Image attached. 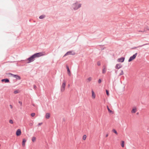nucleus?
I'll return each instance as SVG.
<instances>
[{"instance_id": "obj_17", "label": "nucleus", "mask_w": 149, "mask_h": 149, "mask_svg": "<svg viewBox=\"0 0 149 149\" xmlns=\"http://www.w3.org/2000/svg\"><path fill=\"white\" fill-rule=\"evenodd\" d=\"M107 108L108 111L109 113H113V111L111 110H110L108 106H107Z\"/></svg>"}, {"instance_id": "obj_3", "label": "nucleus", "mask_w": 149, "mask_h": 149, "mask_svg": "<svg viewBox=\"0 0 149 149\" xmlns=\"http://www.w3.org/2000/svg\"><path fill=\"white\" fill-rule=\"evenodd\" d=\"M66 85V81L65 80H63V83L61 86V90L62 92H63L65 89V88Z\"/></svg>"}, {"instance_id": "obj_14", "label": "nucleus", "mask_w": 149, "mask_h": 149, "mask_svg": "<svg viewBox=\"0 0 149 149\" xmlns=\"http://www.w3.org/2000/svg\"><path fill=\"white\" fill-rule=\"evenodd\" d=\"M50 116V114L49 113H47L46 114L45 117L47 119H48Z\"/></svg>"}, {"instance_id": "obj_10", "label": "nucleus", "mask_w": 149, "mask_h": 149, "mask_svg": "<svg viewBox=\"0 0 149 149\" xmlns=\"http://www.w3.org/2000/svg\"><path fill=\"white\" fill-rule=\"evenodd\" d=\"M66 68L67 69V72H68V74L70 76V70L69 69V68L68 67V66L67 65L66 66Z\"/></svg>"}, {"instance_id": "obj_15", "label": "nucleus", "mask_w": 149, "mask_h": 149, "mask_svg": "<svg viewBox=\"0 0 149 149\" xmlns=\"http://www.w3.org/2000/svg\"><path fill=\"white\" fill-rule=\"evenodd\" d=\"M104 68L102 70V73L103 74H104L105 73L106 71V68L105 67V66H104Z\"/></svg>"}, {"instance_id": "obj_26", "label": "nucleus", "mask_w": 149, "mask_h": 149, "mask_svg": "<svg viewBox=\"0 0 149 149\" xmlns=\"http://www.w3.org/2000/svg\"><path fill=\"white\" fill-rule=\"evenodd\" d=\"M27 60H28V58H27L26 60H22L21 61L24 62H26V63H28V61H27Z\"/></svg>"}, {"instance_id": "obj_6", "label": "nucleus", "mask_w": 149, "mask_h": 149, "mask_svg": "<svg viewBox=\"0 0 149 149\" xmlns=\"http://www.w3.org/2000/svg\"><path fill=\"white\" fill-rule=\"evenodd\" d=\"M35 58L33 54L29 58V63L35 60Z\"/></svg>"}, {"instance_id": "obj_32", "label": "nucleus", "mask_w": 149, "mask_h": 149, "mask_svg": "<svg viewBox=\"0 0 149 149\" xmlns=\"http://www.w3.org/2000/svg\"><path fill=\"white\" fill-rule=\"evenodd\" d=\"M97 65L98 66H100L101 65L99 61H98L97 62Z\"/></svg>"}, {"instance_id": "obj_16", "label": "nucleus", "mask_w": 149, "mask_h": 149, "mask_svg": "<svg viewBox=\"0 0 149 149\" xmlns=\"http://www.w3.org/2000/svg\"><path fill=\"white\" fill-rule=\"evenodd\" d=\"M17 80H20L21 79V77L18 75H17L15 78Z\"/></svg>"}, {"instance_id": "obj_29", "label": "nucleus", "mask_w": 149, "mask_h": 149, "mask_svg": "<svg viewBox=\"0 0 149 149\" xmlns=\"http://www.w3.org/2000/svg\"><path fill=\"white\" fill-rule=\"evenodd\" d=\"M35 113H33L31 114V116L32 117H33L35 116Z\"/></svg>"}, {"instance_id": "obj_30", "label": "nucleus", "mask_w": 149, "mask_h": 149, "mask_svg": "<svg viewBox=\"0 0 149 149\" xmlns=\"http://www.w3.org/2000/svg\"><path fill=\"white\" fill-rule=\"evenodd\" d=\"M18 93V91L17 90H15L14 91V93L15 94H17Z\"/></svg>"}, {"instance_id": "obj_37", "label": "nucleus", "mask_w": 149, "mask_h": 149, "mask_svg": "<svg viewBox=\"0 0 149 149\" xmlns=\"http://www.w3.org/2000/svg\"><path fill=\"white\" fill-rule=\"evenodd\" d=\"M19 103L20 104H21V105L22 104V102L20 101H19Z\"/></svg>"}, {"instance_id": "obj_18", "label": "nucleus", "mask_w": 149, "mask_h": 149, "mask_svg": "<svg viewBox=\"0 0 149 149\" xmlns=\"http://www.w3.org/2000/svg\"><path fill=\"white\" fill-rule=\"evenodd\" d=\"M136 109H133L131 111L132 113H135L136 111Z\"/></svg>"}, {"instance_id": "obj_39", "label": "nucleus", "mask_w": 149, "mask_h": 149, "mask_svg": "<svg viewBox=\"0 0 149 149\" xmlns=\"http://www.w3.org/2000/svg\"><path fill=\"white\" fill-rule=\"evenodd\" d=\"M144 31H145L144 30L139 31V32H144Z\"/></svg>"}, {"instance_id": "obj_44", "label": "nucleus", "mask_w": 149, "mask_h": 149, "mask_svg": "<svg viewBox=\"0 0 149 149\" xmlns=\"http://www.w3.org/2000/svg\"><path fill=\"white\" fill-rule=\"evenodd\" d=\"M139 113L137 112V113L136 114L138 115L139 114Z\"/></svg>"}, {"instance_id": "obj_23", "label": "nucleus", "mask_w": 149, "mask_h": 149, "mask_svg": "<svg viewBox=\"0 0 149 149\" xmlns=\"http://www.w3.org/2000/svg\"><path fill=\"white\" fill-rule=\"evenodd\" d=\"M36 138L35 137H34V136L33 137L32 139V141L33 142H34L36 140Z\"/></svg>"}, {"instance_id": "obj_33", "label": "nucleus", "mask_w": 149, "mask_h": 149, "mask_svg": "<svg viewBox=\"0 0 149 149\" xmlns=\"http://www.w3.org/2000/svg\"><path fill=\"white\" fill-rule=\"evenodd\" d=\"M101 82V81L100 79H99L98 81V83L99 84Z\"/></svg>"}, {"instance_id": "obj_28", "label": "nucleus", "mask_w": 149, "mask_h": 149, "mask_svg": "<svg viewBox=\"0 0 149 149\" xmlns=\"http://www.w3.org/2000/svg\"><path fill=\"white\" fill-rule=\"evenodd\" d=\"M146 45V44H144L143 45H140V46H139L137 47H142L145 45ZM137 48V47H135L134 48V49H136V48Z\"/></svg>"}, {"instance_id": "obj_45", "label": "nucleus", "mask_w": 149, "mask_h": 149, "mask_svg": "<svg viewBox=\"0 0 149 149\" xmlns=\"http://www.w3.org/2000/svg\"><path fill=\"white\" fill-rule=\"evenodd\" d=\"M70 86V85H69H69H68V86Z\"/></svg>"}, {"instance_id": "obj_31", "label": "nucleus", "mask_w": 149, "mask_h": 149, "mask_svg": "<svg viewBox=\"0 0 149 149\" xmlns=\"http://www.w3.org/2000/svg\"><path fill=\"white\" fill-rule=\"evenodd\" d=\"M9 123L11 124H12L13 123V121L12 120H9Z\"/></svg>"}, {"instance_id": "obj_8", "label": "nucleus", "mask_w": 149, "mask_h": 149, "mask_svg": "<svg viewBox=\"0 0 149 149\" xmlns=\"http://www.w3.org/2000/svg\"><path fill=\"white\" fill-rule=\"evenodd\" d=\"M122 67V66L120 64H117L116 65L115 67V68L116 69H120V68H121Z\"/></svg>"}, {"instance_id": "obj_19", "label": "nucleus", "mask_w": 149, "mask_h": 149, "mask_svg": "<svg viewBox=\"0 0 149 149\" xmlns=\"http://www.w3.org/2000/svg\"><path fill=\"white\" fill-rule=\"evenodd\" d=\"M8 74H10V75H12L13 76V77H15H15H16L17 75V74H13L11 73H8Z\"/></svg>"}, {"instance_id": "obj_35", "label": "nucleus", "mask_w": 149, "mask_h": 149, "mask_svg": "<svg viewBox=\"0 0 149 149\" xmlns=\"http://www.w3.org/2000/svg\"><path fill=\"white\" fill-rule=\"evenodd\" d=\"M113 132L115 133L116 134H118V133L117 132V131H113Z\"/></svg>"}, {"instance_id": "obj_38", "label": "nucleus", "mask_w": 149, "mask_h": 149, "mask_svg": "<svg viewBox=\"0 0 149 149\" xmlns=\"http://www.w3.org/2000/svg\"><path fill=\"white\" fill-rule=\"evenodd\" d=\"M33 87L35 89L36 87V86L35 85H34Z\"/></svg>"}, {"instance_id": "obj_24", "label": "nucleus", "mask_w": 149, "mask_h": 149, "mask_svg": "<svg viewBox=\"0 0 149 149\" xmlns=\"http://www.w3.org/2000/svg\"><path fill=\"white\" fill-rule=\"evenodd\" d=\"M86 138V135H84L83 137V139L84 140H85Z\"/></svg>"}, {"instance_id": "obj_42", "label": "nucleus", "mask_w": 149, "mask_h": 149, "mask_svg": "<svg viewBox=\"0 0 149 149\" xmlns=\"http://www.w3.org/2000/svg\"><path fill=\"white\" fill-rule=\"evenodd\" d=\"M147 29L148 30H149V28H148H148H147Z\"/></svg>"}, {"instance_id": "obj_41", "label": "nucleus", "mask_w": 149, "mask_h": 149, "mask_svg": "<svg viewBox=\"0 0 149 149\" xmlns=\"http://www.w3.org/2000/svg\"><path fill=\"white\" fill-rule=\"evenodd\" d=\"M17 130H21L20 129H17Z\"/></svg>"}, {"instance_id": "obj_13", "label": "nucleus", "mask_w": 149, "mask_h": 149, "mask_svg": "<svg viewBox=\"0 0 149 149\" xmlns=\"http://www.w3.org/2000/svg\"><path fill=\"white\" fill-rule=\"evenodd\" d=\"M46 17V16L45 15L43 14L40 16L39 17V18L40 19H41L44 18Z\"/></svg>"}, {"instance_id": "obj_20", "label": "nucleus", "mask_w": 149, "mask_h": 149, "mask_svg": "<svg viewBox=\"0 0 149 149\" xmlns=\"http://www.w3.org/2000/svg\"><path fill=\"white\" fill-rule=\"evenodd\" d=\"M92 97L94 98H95V95L93 91H92Z\"/></svg>"}, {"instance_id": "obj_40", "label": "nucleus", "mask_w": 149, "mask_h": 149, "mask_svg": "<svg viewBox=\"0 0 149 149\" xmlns=\"http://www.w3.org/2000/svg\"><path fill=\"white\" fill-rule=\"evenodd\" d=\"M108 136V134H106V137H107Z\"/></svg>"}, {"instance_id": "obj_36", "label": "nucleus", "mask_w": 149, "mask_h": 149, "mask_svg": "<svg viewBox=\"0 0 149 149\" xmlns=\"http://www.w3.org/2000/svg\"><path fill=\"white\" fill-rule=\"evenodd\" d=\"M10 106L11 109L13 108V106L11 105V104L10 105Z\"/></svg>"}, {"instance_id": "obj_7", "label": "nucleus", "mask_w": 149, "mask_h": 149, "mask_svg": "<svg viewBox=\"0 0 149 149\" xmlns=\"http://www.w3.org/2000/svg\"><path fill=\"white\" fill-rule=\"evenodd\" d=\"M125 58L124 57H122L120 58H119L118 59V61L120 62H123L125 60Z\"/></svg>"}, {"instance_id": "obj_43", "label": "nucleus", "mask_w": 149, "mask_h": 149, "mask_svg": "<svg viewBox=\"0 0 149 149\" xmlns=\"http://www.w3.org/2000/svg\"><path fill=\"white\" fill-rule=\"evenodd\" d=\"M112 130L114 131V130H115V129H113Z\"/></svg>"}, {"instance_id": "obj_2", "label": "nucleus", "mask_w": 149, "mask_h": 149, "mask_svg": "<svg viewBox=\"0 0 149 149\" xmlns=\"http://www.w3.org/2000/svg\"><path fill=\"white\" fill-rule=\"evenodd\" d=\"M35 58L40 57L42 56H44L45 55V52H41L36 53L33 54Z\"/></svg>"}, {"instance_id": "obj_25", "label": "nucleus", "mask_w": 149, "mask_h": 149, "mask_svg": "<svg viewBox=\"0 0 149 149\" xmlns=\"http://www.w3.org/2000/svg\"><path fill=\"white\" fill-rule=\"evenodd\" d=\"M106 91L107 95L109 96V93L108 90H106Z\"/></svg>"}, {"instance_id": "obj_4", "label": "nucleus", "mask_w": 149, "mask_h": 149, "mask_svg": "<svg viewBox=\"0 0 149 149\" xmlns=\"http://www.w3.org/2000/svg\"><path fill=\"white\" fill-rule=\"evenodd\" d=\"M137 55V53H136L134 54L132 56H131L128 60V62H130L134 59Z\"/></svg>"}, {"instance_id": "obj_22", "label": "nucleus", "mask_w": 149, "mask_h": 149, "mask_svg": "<svg viewBox=\"0 0 149 149\" xmlns=\"http://www.w3.org/2000/svg\"><path fill=\"white\" fill-rule=\"evenodd\" d=\"M92 78L91 77H90L87 79V80L88 81L87 82H89L91 81Z\"/></svg>"}, {"instance_id": "obj_5", "label": "nucleus", "mask_w": 149, "mask_h": 149, "mask_svg": "<svg viewBox=\"0 0 149 149\" xmlns=\"http://www.w3.org/2000/svg\"><path fill=\"white\" fill-rule=\"evenodd\" d=\"M75 54V53L73 51H69L65 55L63 56V57H65L68 55H74Z\"/></svg>"}, {"instance_id": "obj_21", "label": "nucleus", "mask_w": 149, "mask_h": 149, "mask_svg": "<svg viewBox=\"0 0 149 149\" xmlns=\"http://www.w3.org/2000/svg\"><path fill=\"white\" fill-rule=\"evenodd\" d=\"M121 142H122V143H121V146L123 148L124 146V141H122Z\"/></svg>"}, {"instance_id": "obj_11", "label": "nucleus", "mask_w": 149, "mask_h": 149, "mask_svg": "<svg viewBox=\"0 0 149 149\" xmlns=\"http://www.w3.org/2000/svg\"><path fill=\"white\" fill-rule=\"evenodd\" d=\"M16 135L17 136H19L21 134V131H16Z\"/></svg>"}, {"instance_id": "obj_12", "label": "nucleus", "mask_w": 149, "mask_h": 149, "mask_svg": "<svg viewBox=\"0 0 149 149\" xmlns=\"http://www.w3.org/2000/svg\"><path fill=\"white\" fill-rule=\"evenodd\" d=\"M26 141V140L25 139H24L22 140V144L23 146H24L25 145V143Z\"/></svg>"}, {"instance_id": "obj_27", "label": "nucleus", "mask_w": 149, "mask_h": 149, "mask_svg": "<svg viewBox=\"0 0 149 149\" xmlns=\"http://www.w3.org/2000/svg\"><path fill=\"white\" fill-rule=\"evenodd\" d=\"M123 74V70H122L121 72L120 73L119 75L120 76Z\"/></svg>"}, {"instance_id": "obj_9", "label": "nucleus", "mask_w": 149, "mask_h": 149, "mask_svg": "<svg viewBox=\"0 0 149 149\" xmlns=\"http://www.w3.org/2000/svg\"><path fill=\"white\" fill-rule=\"evenodd\" d=\"M2 82H5V83H8L10 82L9 80L7 78L3 79L1 80Z\"/></svg>"}, {"instance_id": "obj_34", "label": "nucleus", "mask_w": 149, "mask_h": 149, "mask_svg": "<svg viewBox=\"0 0 149 149\" xmlns=\"http://www.w3.org/2000/svg\"><path fill=\"white\" fill-rule=\"evenodd\" d=\"M42 123H39L38 125V126H39L40 125H41L42 124Z\"/></svg>"}, {"instance_id": "obj_1", "label": "nucleus", "mask_w": 149, "mask_h": 149, "mask_svg": "<svg viewBox=\"0 0 149 149\" xmlns=\"http://www.w3.org/2000/svg\"><path fill=\"white\" fill-rule=\"evenodd\" d=\"M81 4L79 3L77 1L73 3L72 5V7L74 10H76L81 7Z\"/></svg>"}]
</instances>
